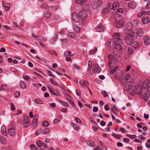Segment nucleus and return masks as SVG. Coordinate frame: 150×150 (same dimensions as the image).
Masks as SVG:
<instances>
[{"label":"nucleus","instance_id":"nucleus-1","mask_svg":"<svg viewBox=\"0 0 150 150\" xmlns=\"http://www.w3.org/2000/svg\"><path fill=\"white\" fill-rule=\"evenodd\" d=\"M120 33H114L113 38L109 42L108 45L110 49L119 50L120 51L122 50V47L119 44V41H120L121 40L120 38Z\"/></svg>","mask_w":150,"mask_h":150},{"label":"nucleus","instance_id":"nucleus-2","mask_svg":"<svg viewBox=\"0 0 150 150\" xmlns=\"http://www.w3.org/2000/svg\"><path fill=\"white\" fill-rule=\"evenodd\" d=\"M133 33L132 31H129L125 35V42L129 45H131L133 43Z\"/></svg>","mask_w":150,"mask_h":150},{"label":"nucleus","instance_id":"nucleus-3","mask_svg":"<svg viewBox=\"0 0 150 150\" xmlns=\"http://www.w3.org/2000/svg\"><path fill=\"white\" fill-rule=\"evenodd\" d=\"M102 2V0H98V1L93 2L91 3L92 9L93 10L100 9L101 7Z\"/></svg>","mask_w":150,"mask_h":150},{"label":"nucleus","instance_id":"nucleus-4","mask_svg":"<svg viewBox=\"0 0 150 150\" xmlns=\"http://www.w3.org/2000/svg\"><path fill=\"white\" fill-rule=\"evenodd\" d=\"M120 18V17L116 16L114 18L115 20V24L117 27L119 28H121L124 26V22L120 20H118V18Z\"/></svg>","mask_w":150,"mask_h":150},{"label":"nucleus","instance_id":"nucleus-5","mask_svg":"<svg viewBox=\"0 0 150 150\" xmlns=\"http://www.w3.org/2000/svg\"><path fill=\"white\" fill-rule=\"evenodd\" d=\"M146 91V89L142 88V87L140 86H137L136 87V88L134 90L135 93H136L137 94H142L143 92L145 93V92Z\"/></svg>","mask_w":150,"mask_h":150},{"label":"nucleus","instance_id":"nucleus-6","mask_svg":"<svg viewBox=\"0 0 150 150\" xmlns=\"http://www.w3.org/2000/svg\"><path fill=\"white\" fill-rule=\"evenodd\" d=\"M141 97H142L143 99L146 101L148 100L149 98H150V94L147 92V91L145 92V93H142L141 95Z\"/></svg>","mask_w":150,"mask_h":150},{"label":"nucleus","instance_id":"nucleus-7","mask_svg":"<svg viewBox=\"0 0 150 150\" xmlns=\"http://www.w3.org/2000/svg\"><path fill=\"white\" fill-rule=\"evenodd\" d=\"M104 29L103 25L101 23H100L96 28V30L97 32H101L104 31Z\"/></svg>","mask_w":150,"mask_h":150},{"label":"nucleus","instance_id":"nucleus-8","mask_svg":"<svg viewBox=\"0 0 150 150\" xmlns=\"http://www.w3.org/2000/svg\"><path fill=\"white\" fill-rule=\"evenodd\" d=\"M79 17L76 13H73L72 14V18L76 23H78L79 21Z\"/></svg>","mask_w":150,"mask_h":150},{"label":"nucleus","instance_id":"nucleus-9","mask_svg":"<svg viewBox=\"0 0 150 150\" xmlns=\"http://www.w3.org/2000/svg\"><path fill=\"white\" fill-rule=\"evenodd\" d=\"M79 18L81 19H85L87 16L86 12L84 11H82L79 13Z\"/></svg>","mask_w":150,"mask_h":150},{"label":"nucleus","instance_id":"nucleus-10","mask_svg":"<svg viewBox=\"0 0 150 150\" xmlns=\"http://www.w3.org/2000/svg\"><path fill=\"white\" fill-rule=\"evenodd\" d=\"M8 134L11 136L15 135L16 133L15 129L14 128L8 129Z\"/></svg>","mask_w":150,"mask_h":150},{"label":"nucleus","instance_id":"nucleus-11","mask_svg":"<svg viewBox=\"0 0 150 150\" xmlns=\"http://www.w3.org/2000/svg\"><path fill=\"white\" fill-rule=\"evenodd\" d=\"M132 84L130 82H128L125 86L124 89L125 90L129 91L132 87Z\"/></svg>","mask_w":150,"mask_h":150},{"label":"nucleus","instance_id":"nucleus-12","mask_svg":"<svg viewBox=\"0 0 150 150\" xmlns=\"http://www.w3.org/2000/svg\"><path fill=\"white\" fill-rule=\"evenodd\" d=\"M110 52L112 54L114 57L115 56L120 57V53L117 50L111 49Z\"/></svg>","mask_w":150,"mask_h":150},{"label":"nucleus","instance_id":"nucleus-13","mask_svg":"<svg viewBox=\"0 0 150 150\" xmlns=\"http://www.w3.org/2000/svg\"><path fill=\"white\" fill-rule=\"evenodd\" d=\"M142 21L144 24H147L150 22V20L148 16H143L142 18Z\"/></svg>","mask_w":150,"mask_h":150},{"label":"nucleus","instance_id":"nucleus-14","mask_svg":"<svg viewBox=\"0 0 150 150\" xmlns=\"http://www.w3.org/2000/svg\"><path fill=\"white\" fill-rule=\"evenodd\" d=\"M93 69H95L96 72L98 73L100 72L101 69L97 64H93Z\"/></svg>","mask_w":150,"mask_h":150},{"label":"nucleus","instance_id":"nucleus-15","mask_svg":"<svg viewBox=\"0 0 150 150\" xmlns=\"http://www.w3.org/2000/svg\"><path fill=\"white\" fill-rule=\"evenodd\" d=\"M144 42L145 44L148 45L150 44V38L147 36H145L144 38Z\"/></svg>","mask_w":150,"mask_h":150},{"label":"nucleus","instance_id":"nucleus-16","mask_svg":"<svg viewBox=\"0 0 150 150\" xmlns=\"http://www.w3.org/2000/svg\"><path fill=\"white\" fill-rule=\"evenodd\" d=\"M128 6L130 8H134L136 7V4L134 1H132L129 3Z\"/></svg>","mask_w":150,"mask_h":150},{"label":"nucleus","instance_id":"nucleus-17","mask_svg":"<svg viewBox=\"0 0 150 150\" xmlns=\"http://www.w3.org/2000/svg\"><path fill=\"white\" fill-rule=\"evenodd\" d=\"M137 34L139 36L142 37L144 34L143 30L141 29H138L136 30Z\"/></svg>","mask_w":150,"mask_h":150},{"label":"nucleus","instance_id":"nucleus-18","mask_svg":"<svg viewBox=\"0 0 150 150\" xmlns=\"http://www.w3.org/2000/svg\"><path fill=\"white\" fill-rule=\"evenodd\" d=\"M79 83L81 85L84 86H86L87 85H88V82L85 80H81L79 81Z\"/></svg>","mask_w":150,"mask_h":150},{"label":"nucleus","instance_id":"nucleus-19","mask_svg":"<svg viewBox=\"0 0 150 150\" xmlns=\"http://www.w3.org/2000/svg\"><path fill=\"white\" fill-rule=\"evenodd\" d=\"M1 132L2 134L4 135L7 134L6 128L5 125H3L1 127Z\"/></svg>","mask_w":150,"mask_h":150},{"label":"nucleus","instance_id":"nucleus-20","mask_svg":"<svg viewBox=\"0 0 150 150\" xmlns=\"http://www.w3.org/2000/svg\"><path fill=\"white\" fill-rule=\"evenodd\" d=\"M146 15V12L145 11L139 12L137 15V17L140 18L142 17L145 16Z\"/></svg>","mask_w":150,"mask_h":150},{"label":"nucleus","instance_id":"nucleus-21","mask_svg":"<svg viewBox=\"0 0 150 150\" xmlns=\"http://www.w3.org/2000/svg\"><path fill=\"white\" fill-rule=\"evenodd\" d=\"M67 35L71 38H74L76 36V34L73 32H71L68 33Z\"/></svg>","mask_w":150,"mask_h":150},{"label":"nucleus","instance_id":"nucleus-22","mask_svg":"<svg viewBox=\"0 0 150 150\" xmlns=\"http://www.w3.org/2000/svg\"><path fill=\"white\" fill-rule=\"evenodd\" d=\"M149 81V80H146L145 81L143 85V87L144 88H145L150 83Z\"/></svg>","mask_w":150,"mask_h":150},{"label":"nucleus","instance_id":"nucleus-23","mask_svg":"<svg viewBox=\"0 0 150 150\" xmlns=\"http://www.w3.org/2000/svg\"><path fill=\"white\" fill-rule=\"evenodd\" d=\"M87 1V0H76V3L81 5L84 4Z\"/></svg>","mask_w":150,"mask_h":150},{"label":"nucleus","instance_id":"nucleus-24","mask_svg":"<svg viewBox=\"0 0 150 150\" xmlns=\"http://www.w3.org/2000/svg\"><path fill=\"white\" fill-rule=\"evenodd\" d=\"M20 87L23 89H25L26 88V84L23 81H21L20 82Z\"/></svg>","mask_w":150,"mask_h":150},{"label":"nucleus","instance_id":"nucleus-25","mask_svg":"<svg viewBox=\"0 0 150 150\" xmlns=\"http://www.w3.org/2000/svg\"><path fill=\"white\" fill-rule=\"evenodd\" d=\"M73 29L75 32L79 33L80 32V28L79 26L74 25L73 26Z\"/></svg>","mask_w":150,"mask_h":150},{"label":"nucleus","instance_id":"nucleus-26","mask_svg":"<svg viewBox=\"0 0 150 150\" xmlns=\"http://www.w3.org/2000/svg\"><path fill=\"white\" fill-rule=\"evenodd\" d=\"M0 142L3 144H5L6 143V141L4 137L0 136Z\"/></svg>","mask_w":150,"mask_h":150},{"label":"nucleus","instance_id":"nucleus-27","mask_svg":"<svg viewBox=\"0 0 150 150\" xmlns=\"http://www.w3.org/2000/svg\"><path fill=\"white\" fill-rule=\"evenodd\" d=\"M35 102L37 104H43L44 102L41 99L37 98L35 100Z\"/></svg>","mask_w":150,"mask_h":150},{"label":"nucleus","instance_id":"nucleus-28","mask_svg":"<svg viewBox=\"0 0 150 150\" xmlns=\"http://www.w3.org/2000/svg\"><path fill=\"white\" fill-rule=\"evenodd\" d=\"M110 69H112V70H111L110 72V73L112 75L114 72H115L116 70L117 69V68H116L115 69L113 68V67H112V66L111 65V64L110 63Z\"/></svg>","mask_w":150,"mask_h":150},{"label":"nucleus","instance_id":"nucleus-29","mask_svg":"<svg viewBox=\"0 0 150 150\" xmlns=\"http://www.w3.org/2000/svg\"><path fill=\"white\" fill-rule=\"evenodd\" d=\"M51 13L48 12H45L44 15V16L46 18H49L51 17Z\"/></svg>","mask_w":150,"mask_h":150},{"label":"nucleus","instance_id":"nucleus-30","mask_svg":"<svg viewBox=\"0 0 150 150\" xmlns=\"http://www.w3.org/2000/svg\"><path fill=\"white\" fill-rule=\"evenodd\" d=\"M47 87L48 88V89L49 91H50V92L52 94L55 95V96H57V93H55L53 91V90L49 86H48Z\"/></svg>","mask_w":150,"mask_h":150},{"label":"nucleus","instance_id":"nucleus-31","mask_svg":"<svg viewBox=\"0 0 150 150\" xmlns=\"http://www.w3.org/2000/svg\"><path fill=\"white\" fill-rule=\"evenodd\" d=\"M50 131V129L48 128H45L42 131V132L44 134H47Z\"/></svg>","mask_w":150,"mask_h":150},{"label":"nucleus","instance_id":"nucleus-32","mask_svg":"<svg viewBox=\"0 0 150 150\" xmlns=\"http://www.w3.org/2000/svg\"><path fill=\"white\" fill-rule=\"evenodd\" d=\"M133 46L134 48H136L137 47H138L139 46V44L138 42H134L133 41Z\"/></svg>","mask_w":150,"mask_h":150},{"label":"nucleus","instance_id":"nucleus-33","mask_svg":"<svg viewBox=\"0 0 150 150\" xmlns=\"http://www.w3.org/2000/svg\"><path fill=\"white\" fill-rule=\"evenodd\" d=\"M42 124L43 126L47 127L49 126V123L48 121H45L42 122Z\"/></svg>","mask_w":150,"mask_h":150},{"label":"nucleus","instance_id":"nucleus-34","mask_svg":"<svg viewBox=\"0 0 150 150\" xmlns=\"http://www.w3.org/2000/svg\"><path fill=\"white\" fill-rule=\"evenodd\" d=\"M72 125L75 130H78L79 129V128L78 126L76 124L74 123H72Z\"/></svg>","mask_w":150,"mask_h":150},{"label":"nucleus","instance_id":"nucleus-35","mask_svg":"<svg viewBox=\"0 0 150 150\" xmlns=\"http://www.w3.org/2000/svg\"><path fill=\"white\" fill-rule=\"evenodd\" d=\"M88 144L89 146H95V143L94 142L91 141H88Z\"/></svg>","mask_w":150,"mask_h":150},{"label":"nucleus","instance_id":"nucleus-36","mask_svg":"<svg viewBox=\"0 0 150 150\" xmlns=\"http://www.w3.org/2000/svg\"><path fill=\"white\" fill-rule=\"evenodd\" d=\"M112 136L118 139H120L121 137V136L119 134H115V133H113Z\"/></svg>","mask_w":150,"mask_h":150},{"label":"nucleus","instance_id":"nucleus-37","mask_svg":"<svg viewBox=\"0 0 150 150\" xmlns=\"http://www.w3.org/2000/svg\"><path fill=\"white\" fill-rule=\"evenodd\" d=\"M109 11V9L107 8H105L102 11V13L105 14H107Z\"/></svg>","mask_w":150,"mask_h":150},{"label":"nucleus","instance_id":"nucleus-38","mask_svg":"<svg viewBox=\"0 0 150 150\" xmlns=\"http://www.w3.org/2000/svg\"><path fill=\"white\" fill-rule=\"evenodd\" d=\"M71 52L69 51H66L64 52V54L65 57L68 56L70 55Z\"/></svg>","mask_w":150,"mask_h":150},{"label":"nucleus","instance_id":"nucleus-39","mask_svg":"<svg viewBox=\"0 0 150 150\" xmlns=\"http://www.w3.org/2000/svg\"><path fill=\"white\" fill-rule=\"evenodd\" d=\"M123 78L125 79V80L127 81L130 78V75L129 74H127L126 75L123 76Z\"/></svg>","mask_w":150,"mask_h":150},{"label":"nucleus","instance_id":"nucleus-40","mask_svg":"<svg viewBox=\"0 0 150 150\" xmlns=\"http://www.w3.org/2000/svg\"><path fill=\"white\" fill-rule=\"evenodd\" d=\"M97 50V48L96 47H95L94 48V49L93 50H90L89 51V53L91 54H93L95 53Z\"/></svg>","mask_w":150,"mask_h":150},{"label":"nucleus","instance_id":"nucleus-41","mask_svg":"<svg viewBox=\"0 0 150 150\" xmlns=\"http://www.w3.org/2000/svg\"><path fill=\"white\" fill-rule=\"evenodd\" d=\"M29 122H29L28 120H27L26 122H25L24 123V127H28L30 124Z\"/></svg>","mask_w":150,"mask_h":150},{"label":"nucleus","instance_id":"nucleus-42","mask_svg":"<svg viewBox=\"0 0 150 150\" xmlns=\"http://www.w3.org/2000/svg\"><path fill=\"white\" fill-rule=\"evenodd\" d=\"M37 145L38 146H41L42 145L43 143L40 141H38L37 142Z\"/></svg>","mask_w":150,"mask_h":150},{"label":"nucleus","instance_id":"nucleus-43","mask_svg":"<svg viewBox=\"0 0 150 150\" xmlns=\"http://www.w3.org/2000/svg\"><path fill=\"white\" fill-rule=\"evenodd\" d=\"M50 81L51 83L52 84L55 86H58V83L55 81L53 80H52V79H51L50 80Z\"/></svg>","mask_w":150,"mask_h":150},{"label":"nucleus","instance_id":"nucleus-44","mask_svg":"<svg viewBox=\"0 0 150 150\" xmlns=\"http://www.w3.org/2000/svg\"><path fill=\"white\" fill-rule=\"evenodd\" d=\"M57 38L58 37L57 35H55L54 38L52 40H51V43L53 44V43L54 42V41H56Z\"/></svg>","mask_w":150,"mask_h":150},{"label":"nucleus","instance_id":"nucleus-45","mask_svg":"<svg viewBox=\"0 0 150 150\" xmlns=\"http://www.w3.org/2000/svg\"><path fill=\"white\" fill-rule=\"evenodd\" d=\"M67 100H68V101L69 102V103H70L72 106H74L75 104L74 103L73 101L70 98H69L67 99Z\"/></svg>","mask_w":150,"mask_h":150},{"label":"nucleus","instance_id":"nucleus-46","mask_svg":"<svg viewBox=\"0 0 150 150\" xmlns=\"http://www.w3.org/2000/svg\"><path fill=\"white\" fill-rule=\"evenodd\" d=\"M36 38L40 41H41L43 39V38L40 36H37Z\"/></svg>","mask_w":150,"mask_h":150},{"label":"nucleus","instance_id":"nucleus-47","mask_svg":"<svg viewBox=\"0 0 150 150\" xmlns=\"http://www.w3.org/2000/svg\"><path fill=\"white\" fill-rule=\"evenodd\" d=\"M127 82L126 80H125V79L123 78V77H122L121 79V82L122 84H125Z\"/></svg>","mask_w":150,"mask_h":150},{"label":"nucleus","instance_id":"nucleus-48","mask_svg":"<svg viewBox=\"0 0 150 150\" xmlns=\"http://www.w3.org/2000/svg\"><path fill=\"white\" fill-rule=\"evenodd\" d=\"M92 62L91 61H89L88 62V68L87 70L88 71H89L91 68V67L92 66Z\"/></svg>","mask_w":150,"mask_h":150},{"label":"nucleus","instance_id":"nucleus-49","mask_svg":"<svg viewBox=\"0 0 150 150\" xmlns=\"http://www.w3.org/2000/svg\"><path fill=\"white\" fill-rule=\"evenodd\" d=\"M112 61H110L109 62V66L110 67V63L111 64L112 67H113L114 69L115 68H118L114 64L112 63Z\"/></svg>","mask_w":150,"mask_h":150},{"label":"nucleus","instance_id":"nucleus-50","mask_svg":"<svg viewBox=\"0 0 150 150\" xmlns=\"http://www.w3.org/2000/svg\"><path fill=\"white\" fill-rule=\"evenodd\" d=\"M123 12V11L122 9L120 8L117 9L116 11V13H122Z\"/></svg>","mask_w":150,"mask_h":150},{"label":"nucleus","instance_id":"nucleus-51","mask_svg":"<svg viewBox=\"0 0 150 150\" xmlns=\"http://www.w3.org/2000/svg\"><path fill=\"white\" fill-rule=\"evenodd\" d=\"M108 57L110 61H112L113 58L114 57L113 55L111 54L108 56Z\"/></svg>","mask_w":150,"mask_h":150},{"label":"nucleus","instance_id":"nucleus-52","mask_svg":"<svg viewBox=\"0 0 150 150\" xmlns=\"http://www.w3.org/2000/svg\"><path fill=\"white\" fill-rule=\"evenodd\" d=\"M102 94L105 97L108 96V93L105 91H103L102 93Z\"/></svg>","mask_w":150,"mask_h":150},{"label":"nucleus","instance_id":"nucleus-53","mask_svg":"<svg viewBox=\"0 0 150 150\" xmlns=\"http://www.w3.org/2000/svg\"><path fill=\"white\" fill-rule=\"evenodd\" d=\"M119 4L118 2H115L113 4V5L114 7V9L115 8H116L117 7H118L119 5Z\"/></svg>","mask_w":150,"mask_h":150},{"label":"nucleus","instance_id":"nucleus-54","mask_svg":"<svg viewBox=\"0 0 150 150\" xmlns=\"http://www.w3.org/2000/svg\"><path fill=\"white\" fill-rule=\"evenodd\" d=\"M20 95V93L19 91L16 92L15 94V96L16 98L18 97Z\"/></svg>","mask_w":150,"mask_h":150},{"label":"nucleus","instance_id":"nucleus-55","mask_svg":"<svg viewBox=\"0 0 150 150\" xmlns=\"http://www.w3.org/2000/svg\"><path fill=\"white\" fill-rule=\"evenodd\" d=\"M48 6L46 4H43L41 5V7L43 9H45Z\"/></svg>","mask_w":150,"mask_h":150},{"label":"nucleus","instance_id":"nucleus-56","mask_svg":"<svg viewBox=\"0 0 150 150\" xmlns=\"http://www.w3.org/2000/svg\"><path fill=\"white\" fill-rule=\"evenodd\" d=\"M98 108L97 107L95 106L93 108V112H96L98 111Z\"/></svg>","mask_w":150,"mask_h":150},{"label":"nucleus","instance_id":"nucleus-57","mask_svg":"<svg viewBox=\"0 0 150 150\" xmlns=\"http://www.w3.org/2000/svg\"><path fill=\"white\" fill-rule=\"evenodd\" d=\"M110 107L108 105L106 104L105 106V109L107 110L108 111L109 110Z\"/></svg>","mask_w":150,"mask_h":150},{"label":"nucleus","instance_id":"nucleus-58","mask_svg":"<svg viewBox=\"0 0 150 150\" xmlns=\"http://www.w3.org/2000/svg\"><path fill=\"white\" fill-rule=\"evenodd\" d=\"M109 7L111 9H114L113 4H112L110 3H109Z\"/></svg>","mask_w":150,"mask_h":150},{"label":"nucleus","instance_id":"nucleus-59","mask_svg":"<svg viewBox=\"0 0 150 150\" xmlns=\"http://www.w3.org/2000/svg\"><path fill=\"white\" fill-rule=\"evenodd\" d=\"M128 52L130 54H132L133 52L132 49L130 47H129L128 49Z\"/></svg>","mask_w":150,"mask_h":150},{"label":"nucleus","instance_id":"nucleus-60","mask_svg":"<svg viewBox=\"0 0 150 150\" xmlns=\"http://www.w3.org/2000/svg\"><path fill=\"white\" fill-rule=\"evenodd\" d=\"M10 105L11 106V110H14L15 109V108L14 105H13L12 103H11Z\"/></svg>","mask_w":150,"mask_h":150},{"label":"nucleus","instance_id":"nucleus-61","mask_svg":"<svg viewBox=\"0 0 150 150\" xmlns=\"http://www.w3.org/2000/svg\"><path fill=\"white\" fill-rule=\"evenodd\" d=\"M62 104L65 107H67L68 106V104L66 102H64L62 103Z\"/></svg>","mask_w":150,"mask_h":150},{"label":"nucleus","instance_id":"nucleus-62","mask_svg":"<svg viewBox=\"0 0 150 150\" xmlns=\"http://www.w3.org/2000/svg\"><path fill=\"white\" fill-rule=\"evenodd\" d=\"M138 138L142 140H143L145 139V137L142 135L138 136Z\"/></svg>","mask_w":150,"mask_h":150},{"label":"nucleus","instance_id":"nucleus-63","mask_svg":"<svg viewBox=\"0 0 150 150\" xmlns=\"http://www.w3.org/2000/svg\"><path fill=\"white\" fill-rule=\"evenodd\" d=\"M24 79L26 80H28L30 79V77L27 75H25L23 76Z\"/></svg>","mask_w":150,"mask_h":150},{"label":"nucleus","instance_id":"nucleus-64","mask_svg":"<svg viewBox=\"0 0 150 150\" xmlns=\"http://www.w3.org/2000/svg\"><path fill=\"white\" fill-rule=\"evenodd\" d=\"M100 149L101 148L100 146H97L95 147L94 150H100Z\"/></svg>","mask_w":150,"mask_h":150}]
</instances>
